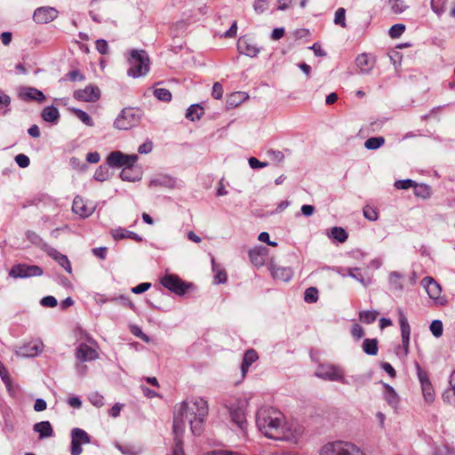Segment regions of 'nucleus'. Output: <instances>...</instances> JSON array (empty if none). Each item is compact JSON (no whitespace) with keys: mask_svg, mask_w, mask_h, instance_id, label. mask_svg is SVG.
<instances>
[{"mask_svg":"<svg viewBox=\"0 0 455 455\" xmlns=\"http://www.w3.org/2000/svg\"><path fill=\"white\" fill-rule=\"evenodd\" d=\"M54 259L65 270H67L68 273H71V264L67 256L60 252H56Z\"/></svg>","mask_w":455,"mask_h":455,"instance_id":"obj_48","label":"nucleus"},{"mask_svg":"<svg viewBox=\"0 0 455 455\" xmlns=\"http://www.w3.org/2000/svg\"><path fill=\"white\" fill-rule=\"evenodd\" d=\"M206 455H240L238 452L228 450H214L208 452Z\"/></svg>","mask_w":455,"mask_h":455,"instance_id":"obj_64","label":"nucleus"},{"mask_svg":"<svg viewBox=\"0 0 455 455\" xmlns=\"http://www.w3.org/2000/svg\"><path fill=\"white\" fill-rule=\"evenodd\" d=\"M430 331L435 338L443 335V323L440 320H434L430 324Z\"/></svg>","mask_w":455,"mask_h":455,"instance_id":"obj_51","label":"nucleus"},{"mask_svg":"<svg viewBox=\"0 0 455 455\" xmlns=\"http://www.w3.org/2000/svg\"><path fill=\"white\" fill-rule=\"evenodd\" d=\"M430 4L432 11L435 12L438 16L443 13L444 6L443 3H442L441 0H432Z\"/></svg>","mask_w":455,"mask_h":455,"instance_id":"obj_59","label":"nucleus"},{"mask_svg":"<svg viewBox=\"0 0 455 455\" xmlns=\"http://www.w3.org/2000/svg\"><path fill=\"white\" fill-rule=\"evenodd\" d=\"M385 143L383 137H371L364 142V147L369 150H375L379 148Z\"/></svg>","mask_w":455,"mask_h":455,"instance_id":"obj_36","label":"nucleus"},{"mask_svg":"<svg viewBox=\"0 0 455 455\" xmlns=\"http://www.w3.org/2000/svg\"><path fill=\"white\" fill-rule=\"evenodd\" d=\"M212 267L214 272V283H225L228 279L227 272L221 269L220 266L215 262L214 258H212Z\"/></svg>","mask_w":455,"mask_h":455,"instance_id":"obj_30","label":"nucleus"},{"mask_svg":"<svg viewBox=\"0 0 455 455\" xmlns=\"http://www.w3.org/2000/svg\"><path fill=\"white\" fill-rule=\"evenodd\" d=\"M266 255L267 248L263 246L255 247L249 251V258L251 262L257 267L264 265Z\"/></svg>","mask_w":455,"mask_h":455,"instance_id":"obj_22","label":"nucleus"},{"mask_svg":"<svg viewBox=\"0 0 455 455\" xmlns=\"http://www.w3.org/2000/svg\"><path fill=\"white\" fill-rule=\"evenodd\" d=\"M304 433V427L297 423H283L282 434L279 440H286L293 443H297Z\"/></svg>","mask_w":455,"mask_h":455,"instance_id":"obj_10","label":"nucleus"},{"mask_svg":"<svg viewBox=\"0 0 455 455\" xmlns=\"http://www.w3.org/2000/svg\"><path fill=\"white\" fill-rule=\"evenodd\" d=\"M414 194L418 197L427 199L431 196L432 194L431 188L426 184H415Z\"/></svg>","mask_w":455,"mask_h":455,"instance_id":"obj_34","label":"nucleus"},{"mask_svg":"<svg viewBox=\"0 0 455 455\" xmlns=\"http://www.w3.org/2000/svg\"><path fill=\"white\" fill-rule=\"evenodd\" d=\"M116 447L124 455H138L140 453V450L132 445H121L117 443Z\"/></svg>","mask_w":455,"mask_h":455,"instance_id":"obj_49","label":"nucleus"},{"mask_svg":"<svg viewBox=\"0 0 455 455\" xmlns=\"http://www.w3.org/2000/svg\"><path fill=\"white\" fill-rule=\"evenodd\" d=\"M257 426L260 432L268 438L279 440L282 434L283 415L273 408H261L257 412Z\"/></svg>","mask_w":455,"mask_h":455,"instance_id":"obj_2","label":"nucleus"},{"mask_svg":"<svg viewBox=\"0 0 455 455\" xmlns=\"http://www.w3.org/2000/svg\"><path fill=\"white\" fill-rule=\"evenodd\" d=\"M404 30L405 26L403 24H395L390 28L388 34L392 38H398L402 36Z\"/></svg>","mask_w":455,"mask_h":455,"instance_id":"obj_52","label":"nucleus"},{"mask_svg":"<svg viewBox=\"0 0 455 455\" xmlns=\"http://www.w3.org/2000/svg\"><path fill=\"white\" fill-rule=\"evenodd\" d=\"M162 284L168 290L181 295L186 291V286L181 279L175 275H165L162 279Z\"/></svg>","mask_w":455,"mask_h":455,"instance_id":"obj_15","label":"nucleus"},{"mask_svg":"<svg viewBox=\"0 0 455 455\" xmlns=\"http://www.w3.org/2000/svg\"><path fill=\"white\" fill-rule=\"evenodd\" d=\"M244 99H245L244 92H236L232 93L229 96L228 102L230 106H237L243 100H244Z\"/></svg>","mask_w":455,"mask_h":455,"instance_id":"obj_53","label":"nucleus"},{"mask_svg":"<svg viewBox=\"0 0 455 455\" xmlns=\"http://www.w3.org/2000/svg\"><path fill=\"white\" fill-rule=\"evenodd\" d=\"M415 184L416 183L412 180L408 179L395 181V187L397 189H408L412 187L414 188Z\"/></svg>","mask_w":455,"mask_h":455,"instance_id":"obj_57","label":"nucleus"},{"mask_svg":"<svg viewBox=\"0 0 455 455\" xmlns=\"http://www.w3.org/2000/svg\"><path fill=\"white\" fill-rule=\"evenodd\" d=\"M42 275L43 270L40 267L27 264L14 265L9 272V275L15 279L40 276Z\"/></svg>","mask_w":455,"mask_h":455,"instance_id":"obj_9","label":"nucleus"},{"mask_svg":"<svg viewBox=\"0 0 455 455\" xmlns=\"http://www.w3.org/2000/svg\"><path fill=\"white\" fill-rule=\"evenodd\" d=\"M204 114V109L197 104L190 106L186 113V117L191 121L198 120Z\"/></svg>","mask_w":455,"mask_h":455,"instance_id":"obj_33","label":"nucleus"},{"mask_svg":"<svg viewBox=\"0 0 455 455\" xmlns=\"http://www.w3.org/2000/svg\"><path fill=\"white\" fill-rule=\"evenodd\" d=\"M154 95L160 100L168 102L172 100V93L168 89L156 88L154 90Z\"/></svg>","mask_w":455,"mask_h":455,"instance_id":"obj_45","label":"nucleus"},{"mask_svg":"<svg viewBox=\"0 0 455 455\" xmlns=\"http://www.w3.org/2000/svg\"><path fill=\"white\" fill-rule=\"evenodd\" d=\"M127 61L130 68L127 71L129 76L138 78L149 71V57L144 50H132Z\"/></svg>","mask_w":455,"mask_h":455,"instance_id":"obj_3","label":"nucleus"},{"mask_svg":"<svg viewBox=\"0 0 455 455\" xmlns=\"http://www.w3.org/2000/svg\"><path fill=\"white\" fill-rule=\"evenodd\" d=\"M175 181L168 177H159L156 179H154L150 181L149 186L150 187H168L172 188L174 186Z\"/></svg>","mask_w":455,"mask_h":455,"instance_id":"obj_41","label":"nucleus"},{"mask_svg":"<svg viewBox=\"0 0 455 455\" xmlns=\"http://www.w3.org/2000/svg\"><path fill=\"white\" fill-rule=\"evenodd\" d=\"M315 375L323 380L339 381L342 384H348L341 367L333 364H320Z\"/></svg>","mask_w":455,"mask_h":455,"instance_id":"obj_6","label":"nucleus"},{"mask_svg":"<svg viewBox=\"0 0 455 455\" xmlns=\"http://www.w3.org/2000/svg\"><path fill=\"white\" fill-rule=\"evenodd\" d=\"M357 68L363 72L367 73L373 68V61L369 55L363 53L359 55L356 60Z\"/></svg>","mask_w":455,"mask_h":455,"instance_id":"obj_27","label":"nucleus"},{"mask_svg":"<svg viewBox=\"0 0 455 455\" xmlns=\"http://www.w3.org/2000/svg\"><path fill=\"white\" fill-rule=\"evenodd\" d=\"M181 435H175V438H174L175 443L172 449L171 455H186L184 449H183V443L181 440Z\"/></svg>","mask_w":455,"mask_h":455,"instance_id":"obj_44","label":"nucleus"},{"mask_svg":"<svg viewBox=\"0 0 455 455\" xmlns=\"http://www.w3.org/2000/svg\"><path fill=\"white\" fill-rule=\"evenodd\" d=\"M259 356L257 352L254 349H249L245 352L243 360L242 363L241 370L242 373L244 376L248 371L249 367L258 360Z\"/></svg>","mask_w":455,"mask_h":455,"instance_id":"obj_26","label":"nucleus"},{"mask_svg":"<svg viewBox=\"0 0 455 455\" xmlns=\"http://www.w3.org/2000/svg\"><path fill=\"white\" fill-rule=\"evenodd\" d=\"M329 236L339 243H344L347 241L348 235L343 228L334 227L331 229Z\"/></svg>","mask_w":455,"mask_h":455,"instance_id":"obj_32","label":"nucleus"},{"mask_svg":"<svg viewBox=\"0 0 455 455\" xmlns=\"http://www.w3.org/2000/svg\"><path fill=\"white\" fill-rule=\"evenodd\" d=\"M41 117L48 123H57L60 118V112L53 106L45 107L41 113Z\"/></svg>","mask_w":455,"mask_h":455,"instance_id":"obj_25","label":"nucleus"},{"mask_svg":"<svg viewBox=\"0 0 455 455\" xmlns=\"http://www.w3.org/2000/svg\"><path fill=\"white\" fill-rule=\"evenodd\" d=\"M363 350L370 355L378 354V340L376 339H365L363 342Z\"/></svg>","mask_w":455,"mask_h":455,"instance_id":"obj_31","label":"nucleus"},{"mask_svg":"<svg viewBox=\"0 0 455 455\" xmlns=\"http://www.w3.org/2000/svg\"><path fill=\"white\" fill-rule=\"evenodd\" d=\"M89 401L96 407L100 408L104 405V397L98 392L91 393Z\"/></svg>","mask_w":455,"mask_h":455,"instance_id":"obj_54","label":"nucleus"},{"mask_svg":"<svg viewBox=\"0 0 455 455\" xmlns=\"http://www.w3.org/2000/svg\"><path fill=\"white\" fill-rule=\"evenodd\" d=\"M70 110L82 123L87 126L92 127L94 125L92 117L85 111L79 108H71Z\"/></svg>","mask_w":455,"mask_h":455,"instance_id":"obj_35","label":"nucleus"},{"mask_svg":"<svg viewBox=\"0 0 455 455\" xmlns=\"http://www.w3.org/2000/svg\"><path fill=\"white\" fill-rule=\"evenodd\" d=\"M389 283L394 290L402 291L403 288L402 283V275L398 272H391L389 274Z\"/></svg>","mask_w":455,"mask_h":455,"instance_id":"obj_39","label":"nucleus"},{"mask_svg":"<svg viewBox=\"0 0 455 455\" xmlns=\"http://www.w3.org/2000/svg\"><path fill=\"white\" fill-rule=\"evenodd\" d=\"M58 17V11L53 7L44 6L36 8L33 14V20L38 24H46Z\"/></svg>","mask_w":455,"mask_h":455,"instance_id":"obj_13","label":"nucleus"},{"mask_svg":"<svg viewBox=\"0 0 455 455\" xmlns=\"http://www.w3.org/2000/svg\"><path fill=\"white\" fill-rule=\"evenodd\" d=\"M424 399L427 403H431L435 400V391L431 382H425L421 387Z\"/></svg>","mask_w":455,"mask_h":455,"instance_id":"obj_38","label":"nucleus"},{"mask_svg":"<svg viewBox=\"0 0 455 455\" xmlns=\"http://www.w3.org/2000/svg\"><path fill=\"white\" fill-rule=\"evenodd\" d=\"M271 274L275 279L288 282L293 276V271L291 267H279L272 265L270 267Z\"/></svg>","mask_w":455,"mask_h":455,"instance_id":"obj_20","label":"nucleus"},{"mask_svg":"<svg viewBox=\"0 0 455 455\" xmlns=\"http://www.w3.org/2000/svg\"><path fill=\"white\" fill-rule=\"evenodd\" d=\"M247 401H244L242 403V405L239 408L232 409L230 411L232 421L235 422L242 430L246 425L244 407L247 405Z\"/></svg>","mask_w":455,"mask_h":455,"instance_id":"obj_21","label":"nucleus"},{"mask_svg":"<svg viewBox=\"0 0 455 455\" xmlns=\"http://www.w3.org/2000/svg\"><path fill=\"white\" fill-rule=\"evenodd\" d=\"M72 211L81 218H87L94 212L95 206L91 203L89 204L85 202L83 197L77 196L73 201Z\"/></svg>","mask_w":455,"mask_h":455,"instance_id":"obj_14","label":"nucleus"},{"mask_svg":"<svg viewBox=\"0 0 455 455\" xmlns=\"http://www.w3.org/2000/svg\"><path fill=\"white\" fill-rule=\"evenodd\" d=\"M397 312L399 316L402 343L405 350V354H407L410 343L411 327L403 311L401 308H398Z\"/></svg>","mask_w":455,"mask_h":455,"instance_id":"obj_16","label":"nucleus"},{"mask_svg":"<svg viewBox=\"0 0 455 455\" xmlns=\"http://www.w3.org/2000/svg\"><path fill=\"white\" fill-rule=\"evenodd\" d=\"M345 14H346V10L342 7L339 8L335 12L334 23L336 25L341 26L342 28H346L347 23H346Z\"/></svg>","mask_w":455,"mask_h":455,"instance_id":"obj_50","label":"nucleus"},{"mask_svg":"<svg viewBox=\"0 0 455 455\" xmlns=\"http://www.w3.org/2000/svg\"><path fill=\"white\" fill-rule=\"evenodd\" d=\"M90 436L88 434L78 427L71 431V455H80L83 451L82 444L89 443Z\"/></svg>","mask_w":455,"mask_h":455,"instance_id":"obj_11","label":"nucleus"},{"mask_svg":"<svg viewBox=\"0 0 455 455\" xmlns=\"http://www.w3.org/2000/svg\"><path fill=\"white\" fill-rule=\"evenodd\" d=\"M33 429L39 434L40 439H44L52 436L53 430L49 421H41L34 425Z\"/></svg>","mask_w":455,"mask_h":455,"instance_id":"obj_24","label":"nucleus"},{"mask_svg":"<svg viewBox=\"0 0 455 455\" xmlns=\"http://www.w3.org/2000/svg\"><path fill=\"white\" fill-rule=\"evenodd\" d=\"M15 162L21 168H26L29 165L30 160L28 156L24 154H19L15 156Z\"/></svg>","mask_w":455,"mask_h":455,"instance_id":"obj_60","label":"nucleus"},{"mask_svg":"<svg viewBox=\"0 0 455 455\" xmlns=\"http://www.w3.org/2000/svg\"><path fill=\"white\" fill-rule=\"evenodd\" d=\"M112 236L114 237L115 240L130 238L136 242L142 241L141 236H140L138 234H136L132 231L127 230L125 228H118L113 229Z\"/></svg>","mask_w":455,"mask_h":455,"instance_id":"obj_23","label":"nucleus"},{"mask_svg":"<svg viewBox=\"0 0 455 455\" xmlns=\"http://www.w3.org/2000/svg\"><path fill=\"white\" fill-rule=\"evenodd\" d=\"M389 4L395 13H401L407 8L406 4L402 0H389Z\"/></svg>","mask_w":455,"mask_h":455,"instance_id":"obj_55","label":"nucleus"},{"mask_svg":"<svg viewBox=\"0 0 455 455\" xmlns=\"http://www.w3.org/2000/svg\"><path fill=\"white\" fill-rule=\"evenodd\" d=\"M76 355L81 362L95 360L99 356L98 352L94 348L84 343H81L78 346Z\"/></svg>","mask_w":455,"mask_h":455,"instance_id":"obj_18","label":"nucleus"},{"mask_svg":"<svg viewBox=\"0 0 455 455\" xmlns=\"http://www.w3.org/2000/svg\"><path fill=\"white\" fill-rule=\"evenodd\" d=\"M94 179L98 181H105L109 179V169L106 165H100L94 172Z\"/></svg>","mask_w":455,"mask_h":455,"instance_id":"obj_40","label":"nucleus"},{"mask_svg":"<svg viewBox=\"0 0 455 455\" xmlns=\"http://www.w3.org/2000/svg\"><path fill=\"white\" fill-rule=\"evenodd\" d=\"M212 95L216 100H220L222 98L223 88L220 83H218V82L214 83V84L212 86Z\"/></svg>","mask_w":455,"mask_h":455,"instance_id":"obj_62","label":"nucleus"},{"mask_svg":"<svg viewBox=\"0 0 455 455\" xmlns=\"http://www.w3.org/2000/svg\"><path fill=\"white\" fill-rule=\"evenodd\" d=\"M20 96L23 100H36L37 102H43L45 99L44 94L34 87L23 88L20 92Z\"/></svg>","mask_w":455,"mask_h":455,"instance_id":"obj_19","label":"nucleus"},{"mask_svg":"<svg viewBox=\"0 0 455 455\" xmlns=\"http://www.w3.org/2000/svg\"><path fill=\"white\" fill-rule=\"evenodd\" d=\"M120 178L123 180L127 181H135L140 180L139 173L134 174L132 166H125L123 168L122 172H120Z\"/></svg>","mask_w":455,"mask_h":455,"instance_id":"obj_37","label":"nucleus"},{"mask_svg":"<svg viewBox=\"0 0 455 455\" xmlns=\"http://www.w3.org/2000/svg\"><path fill=\"white\" fill-rule=\"evenodd\" d=\"M449 383L451 388L447 389L443 393V398L446 403L455 405V370L451 372L450 376Z\"/></svg>","mask_w":455,"mask_h":455,"instance_id":"obj_28","label":"nucleus"},{"mask_svg":"<svg viewBox=\"0 0 455 455\" xmlns=\"http://www.w3.org/2000/svg\"><path fill=\"white\" fill-rule=\"evenodd\" d=\"M304 299L307 303L316 302L318 299V290L315 287H309L305 291Z\"/></svg>","mask_w":455,"mask_h":455,"instance_id":"obj_46","label":"nucleus"},{"mask_svg":"<svg viewBox=\"0 0 455 455\" xmlns=\"http://www.w3.org/2000/svg\"><path fill=\"white\" fill-rule=\"evenodd\" d=\"M269 7L268 0H254L252 8L257 14L264 13Z\"/></svg>","mask_w":455,"mask_h":455,"instance_id":"obj_43","label":"nucleus"},{"mask_svg":"<svg viewBox=\"0 0 455 455\" xmlns=\"http://www.w3.org/2000/svg\"><path fill=\"white\" fill-rule=\"evenodd\" d=\"M385 400L392 408H397L399 396L395 389L387 384H385Z\"/></svg>","mask_w":455,"mask_h":455,"instance_id":"obj_29","label":"nucleus"},{"mask_svg":"<svg viewBox=\"0 0 455 455\" xmlns=\"http://www.w3.org/2000/svg\"><path fill=\"white\" fill-rule=\"evenodd\" d=\"M74 98L80 101L95 102L100 97V90L95 85H87L84 89L76 90L73 94Z\"/></svg>","mask_w":455,"mask_h":455,"instance_id":"obj_12","label":"nucleus"},{"mask_svg":"<svg viewBox=\"0 0 455 455\" xmlns=\"http://www.w3.org/2000/svg\"><path fill=\"white\" fill-rule=\"evenodd\" d=\"M96 49L100 54H107L108 50V42L104 39L97 40Z\"/></svg>","mask_w":455,"mask_h":455,"instance_id":"obj_63","label":"nucleus"},{"mask_svg":"<svg viewBox=\"0 0 455 455\" xmlns=\"http://www.w3.org/2000/svg\"><path fill=\"white\" fill-rule=\"evenodd\" d=\"M363 216L371 221L378 220L377 211L374 208L368 205L363 208Z\"/></svg>","mask_w":455,"mask_h":455,"instance_id":"obj_56","label":"nucleus"},{"mask_svg":"<svg viewBox=\"0 0 455 455\" xmlns=\"http://www.w3.org/2000/svg\"><path fill=\"white\" fill-rule=\"evenodd\" d=\"M421 285L424 287L429 298L435 300V304L440 306L447 304V299L441 296L442 288L440 284L433 277H424L421 281Z\"/></svg>","mask_w":455,"mask_h":455,"instance_id":"obj_7","label":"nucleus"},{"mask_svg":"<svg viewBox=\"0 0 455 455\" xmlns=\"http://www.w3.org/2000/svg\"><path fill=\"white\" fill-rule=\"evenodd\" d=\"M39 347L36 345H28L19 350L18 355L21 356H34L37 355Z\"/></svg>","mask_w":455,"mask_h":455,"instance_id":"obj_47","label":"nucleus"},{"mask_svg":"<svg viewBox=\"0 0 455 455\" xmlns=\"http://www.w3.org/2000/svg\"><path fill=\"white\" fill-rule=\"evenodd\" d=\"M377 315V311H362L359 313V319L361 322L369 324L376 320Z\"/></svg>","mask_w":455,"mask_h":455,"instance_id":"obj_42","label":"nucleus"},{"mask_svg":"<svg viewBox=\"0 0 455 455\" xmlns=\"http://www.w3.org/2000/svg\"><path fill=\"white\" fill-rule=\"evenodd\" d=\"M40 304L43 307H54L57 306V299L53 296H46L41 299Z\"/></svg>","mask_w":455,"mask_h":455,"instance_id":"obj_61","label":"nucleus"},{"mask_svg":"<svg viewBox=\"0 0 455 455\" xmlns=\"http://www.w3.org/2000/svg\"><path fill=\"white\" fill-rule=\"evenodd\" d=\"M351 334L356 340H359L363 337L364 331L361 325L355 323L351 328Z\"/></svg>","mask_w":455,"mask_h":455,"instance_id":"obj_58","label":"nucleus"},{"mask_svg":"<svg viewBox=\"0 0 455 455\" xmlns=\"http://www.w3.org/2000/svg\"><path fill=\"white\" fill-rule=\"evenodd\" d=\"M320 455H363V453L351 443L333 442L325 444Z\"/></svg>","mask_w":455,"mask_h":455,"instance_id":"obj_5","label":"nucleus"},{"mask_svg":"<svg viewBox=\"0 0 455 455\" xmlns=\"http://www.w3.org/2000/svg\"><path fill=\"white\" fill-rule=\"evenodd\" d=\"M141 114L139 109L133 108H124L114 122V127L117 130H129L139 124Z\"/></svg>","mask_w":455,"mask_h":455,"instance_id":"obj_4","label":"nucleus"},{"mask_svg":"<svg viewBox=\"0 0 455 455\" xmlns=\"http://www.w3.org/2000/svg\"><path fill=\"white\" fill-rule=\"evenodd\" d=\"M237 50L241 54H244L251 58L256 57L260 49L252 41L246 37H240L237 41Z\"/></svg>","mask_w":455,"mask_h":455,"instance_id":"obj_17","label":"nucleus"},{"mask_svg":"<svg viewBox=\"0 0 455 455\" xmlns=\"http://www.w3.org/2000/svg\"><path fill=\"white\" fill-rule=\"evenodd\" d=\"M207 415L208 404L204 398L194 397L182 402L177 406L174 412V435H182L188 422L192 433L199 435L203 431L204 421Z\"/></svg>","mask_w":455,"mask_h":455,"instance_id":"obj_1","label":"nucleus"},{"mask_svg":"<svg viewBox=\"0 0 455 455\" xmlns=\"http://www.w3.org/2000/svg\"><path fill=\"white\" fill-rule=\"evenodd\" d=\"M137 160L138 156L135 154L125 155L121 151H114L108 155L107 158V164L110 167L118 168L125 166H133Z\"/></svg>","mask_w":455,"mask_h":455,"instance_id":"obj_8","label":"nucleus"}]
</instances>
